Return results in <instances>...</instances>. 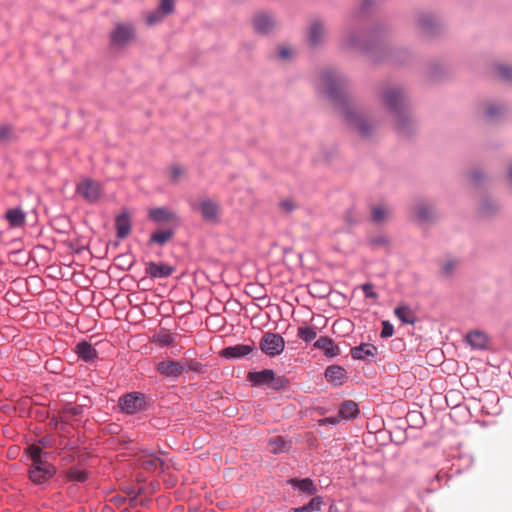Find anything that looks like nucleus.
Wrapping results in <instances>:
<instances>
[{"mask_svg":"<svg viewBox=\"0 0 512 512\" xmlns=\"http://www.w3.org/2000/svg\"><path fill=\"white\" fill-rule=\"evenodd\" d=\"M348 84L347 77L335 70H326L320 77L322 93L335 103L346 124L360 136H369L375 125L348 95Z\"/></svg>","mask_w":512,"mask_h":512,"instance_id":"1","label":"nucleus"},{"mask_svg":"<svg viewBox=\"0 0 512 512\" xmlns=\"http://www.w3.org/2000/svg\"><path fill=\"white\" fill-rule=\"evenodd\" d=\"M382 100L395 118V127L399 133L406 134L410 117L406 112L405 94L400 88H388L382 94Z\"/></svg>","mask_w":512,"mask_h":512,"instance_id":"2","label":"nucleus"},{"mask_svg":"<svg viewBox=\"0 0 512 512\" xmlns=\"http://www.w3.org/2000/svg\"><path fill=\"white\" fill-rule=\"evenodd\" d=\"M26 453L32 461L29 475L34 483L41 484L54 474V467L47 460L49 453L43 451L40 446L30 445Z\"/></svg>","mask_w":512,"mask_h":512,"instance_id":"3","label":"nucleus"},{"mask_svg":"<svg viewBox=\"0 0 512 512\" xmlns=\"http://www.w3.org/2000/svg\"><path fill=\"white\" fill-rule=\"evenodd\" d=\"M136 38V28L132 23H116L110 32V45L114 49H124Z\"/></svg>","mask_w":512,"mask_h":512,"instance_id":"4","label":"nucleus"},{"mask_svg":"<svg viewBox=\"0 0 512 512\" xmlns=\"http://www.w3.org/2000/svg\"><path fill=\"white\" fill-rule=\"evenodd\" d=\"M247 379L256 386L267 385L272 389H280L284 387L288 381L284 377L276 376L271 369L262 371L249 372Z\"/></svg>","mask_w":512,"mask_h":512,"instance_id":"5","label":"nucleus"},{"mask_svg":"<svg viewBox=\"0 0 512 512\" xmlns=\"http://www.w3.org/2000/svg\"><path fill=\"white\" fill-rule=\"evenodd\" d=\"M259 348L267 356L275 357L284 351L285 340L277 333L266 332L260 339Z\"/></svg>","mask_w":512,"mask_h":512,"instance_id":"6","label":"nucleus"},{"mask_svg":"<svg viewBox=\"0 0 512 512\" xmlns=\"http://www.w3.org/2000/svg\"><path fill=\"white\" fill-rule=\"evenodd\" d=\"M77 193L89 203H96L103 195L101 183L91 178H84L76 188Z\"/></svg>","mask_w":512,"mask_h":512,"instance_id":"7","label":"nucleus"},{"mask_svg":"<svg viewBox=\"0 0 512 512\" xmlns=\"http://www.w3.org/2000/svg\"><path fill=\"white\" fill-rule=\"evenodd\" d=\"M192 207L200 212L202 219L206 222H218L222 213L220 204L210 198L202 199Z\"/></svg>","mask_w":512,"mask_h":512,"instance_id":"8","label":"nucleus"},{"mask_svg":"<svg viewBox=\"0 0 512 512\" xmlns=\"http://www.w3.org/2000/svg\"><path fill=\"white\" fill-rule=\"evenodd\" d=\"M119 404L123 411L133 414L144 408L145 400L141 394H127L120 398Z\"/></svg>","mask_w":512,"mask_h":512,"instance_id":"9","label":"nucleus"},{"mask_svg":"<svg viewBox=\"0 0 512 512\" xmlns=\"http://www.w3.org/2000/svg\"><path fill=\"white\" fill-rule=\"evenodd\" d=\"M157 371L166 377L177 378L184 372V364L174 360L161 361L157 364Z\"/></svg>","mask_w":512,"mask_h":512,"instance_id":"10","label":"nucleus"},{"mask_svg":"<svg viewBox=\"0 0 512 512\" xmlns=\"http://www.w3.org/2000/svg\"><path fill=\"white\" fill-rule=\"evenodd\" d=\"M174 267L157 262H148L146 264L145 272L152 278H167L174 272Z\"/></svg>","mask_w":512,"mask_h":512,"instance_id":"11","label":"nucleus"},{"mask_svg":"<svg viewBox=\"0 0 512 512\" xmlns=\"http://www.w3.org/2000/svg\"><path fill=\"white\" fill-rule=\"evenodd\" d=\"M115 228L118 238L124 239L131 232V217L129 213L124 210L115 219Z\"/></svg>","mask_w":512,"mask_h":512,"instance_id":"12","label":"nucleus"},{"mask_svg":"<svg viewBox=\"0 0 512 512\" xmlns=\"http://www.w3.org/2000/svg\"><path fill=\"white\" fill-rule=\"evenodd\" d=\"M325 378L333 386H340L346 378V370L338 365L328 366L325 370Z\"/></svg>","mask_w":512,"mask_h":512,"instance_id":"13","label":"nucleus"},{"mask_svg":"<svg viewBox=\"0 0 512 512\" xmlns=\"http://www.w3.org/2000/svg\"><path fill=\"white\" fill-rule=\"evenodd\" d=\"M74 351L85 362L94 361L98 357L96 349L87 341L79 342L75 346Z\"/></svg>","mask_w":512,"mask_h":512,"instance_id":"14","label":"nucleus"},{"mask_svg":"<svg viewBox=\"0 0 512 512\" xmlns=\"http://www.w3.org/2000/svg\"><path fill=\"white\" fill-rule=\"evenodd\" d=\"M254 29L260 34H266L275 27V21L268 14H259L253 20Z\"/></svg>","mask_w":512,"mask_h":512,"instance_id":"15","label":"nucleus"},{"mask_svg":"<svg viewBox=\"0 0 512 512\" xmlns=\"http://www.w3.org/2000/svg\"><path fill=\"white\" fill-rule=\"evenodd\" d=\"M253 351V346L237 344L222 350L221 355L226 358H242Z\"/></svg>","mask_w":512,"mask_h":512,"instance_id":"16","label":"nucleus"},{"mask_svg":"<svg viewBox=\"0 0 512 512\" xmlns=\"http://www.w3.org/2000/svg\"><path fill=\"white\" fill-rule=\"evenodd\" d=\"M325 36L324 25L320 21L311 23L308 33V41L311 46H316L322 42Z\"/></svg>","mask_w":512,"mask_h":512,"instance_id":"17","label":"nucleus"},{"mask_svg":"<svg viewBox=\"0 0 512 512\" xmlns=\"http://www.w3.org/2000/svg\"><path fill=\"white\" fill-rule=\"evenodd\" d=\"M314 346L320 350H323L325 355L328 357H335L339 354V347L329 337H320L314 343Z\"/></svg>","mask_w":512,"mask_h":512,"instance_id":"18","label":"nucleus"},{"mask_svg":"<svg viewBox=\"0 0 512 512\" xmlns=\"http://www.w3.org/2000/svg\"><path fill=\"white\" fill-rule=\"evenodd\" d=\"M342 46L351 49H365L358 32L347 31L342 36Z\"/></svg>","mask_w":512,"mask_h":512,"instance_id":"19","label":"nucleus"},{"mask_svg":"<svg viewBox=\"0 0 512 512\" xmlns=\"http://www.w3.org/2000/svg\"><path fill=\"white\" fill-rule=\"evenodd\" d=\"M376 352V347L372 344H362L360 346L353 347L351 349V356L354 359L365 360L369 357H374Z\"/></svg>","mask_w":512,"mask_h":512,"instance_id":"20","label":"nucleus"},{"mask_svg":"<svg viewBox=\"0 0 512 512\" xmlns=\"http://www.w3.org/2000/svg\"><path fill=\"white\" fill-rule=\"evenodd\" d=\"M467 342L476 349H483L487 346L488 337L485 333L475 330L466 335Z\"/></svg>","mask_w":512,"mask_h":512,"instance_id":"21","label":"nucleus"},{"mask_svg":"<svg viewBox=\"0 0 512 512\" xmlns=\"http://www.w3.org/2000/svg\"><path fill=\"white\" fill-rule=\"evenodd\" d=\"M358 413V404L352 400L344 401L339 409V415L344 419L355 418Z\"/></svg>","mask_w":512,"mask_h":512,"instance_id":"22","label":"nucleus"},{"mask_svg":"<svg viewBox=\"0 0 512 512\" xmlns=\"http://www.w3.org/2000/svg\"><path fill=\"white\" fill-rule=\"evenodd\" d=\"M270 452L274 454L282 453L289 448V442L282 436H275L268 442Z\"/></svg>","mask_w":512,"mask_h":512,"instance_id":"23","label":"nucleus"},{"mask_svg":"<svg viewBox=\"0 0 512 512\" xmlns=\"http://www.w3.org/2000/svg\"><path fill=\"white\" fill-rule=\"evenodd\" d=\"M6 219L11 226L19 227L25 223V213L18 208L10 209L6 212Z\"/></svg>","mask_w":512,"mask_h":512,"instance_id":"24","label":"nucleus"},{"mask_svg":"<svg viewBox=\"0 0 512 512\" xmlns=\"http://www.w3.org/2000/svg\"><path fill=\"white\" fill-rule=\"evenodd\" d=\"M394 313L404 324H413L415 322V315L407 306H399L395 308Z\"/></svg>","mask_w":512,"mask_h":512,"instance_id":"25","label":"nucleus"},{"mask_svg":"<svg viewBox=\"0 0 512 512\" xmlns=\"http://www.w3.org/2000/svg\"><path fill=\"white\" fill-rule=\"evenodd\" d=\"M173 237V231L170 229L159 230L154 232L150 237V242L156 243L160 246L165 245Z\"/></svg>","mask_w":512,"mask_h":512,"instance_id":"26","label":"nucleus"},{"mask_svg":"<svg viewBox=\"0 0 512 512\" xmlns=\"http://www.w3.org/2000/svg\"><path fill=\"white\" fill-rule=\"evenodd\" d=\"M389 213L390 210L384 205H375L371 208V218L376 223L384 221Z\"/></svg>","mask_w":512,"mask_h":512,"instance_id":"27","label":"nucleus"},{"mask_svg":"<svg viewBox=\"0 0 512 512\" xmlns=\"http://www.w3.org/2000/svg\"><path fill=\"white\" fill-rule=\"evenodd\" d=\"M297 336L305 342H310L316 338L317 330L314 326H301L297 330Z\"/></svg>","mask_w":512,"mask_h":512,"instance_id":"28","label":"nucleus"},{"mask_svg":"<svg viewBox=\"0 0 512 512\" xmlns=\"http://www.w3.org/2000/svg\"><path fill=\"white\" fill-rule=\"evenodd\" d=\"M83 412L84 408L82 405H72L71 402L66 401V420L69 416L77 422L82 418Z\"/></svg>","mask_w":512,"mask_h":512,"instance_id":"29","label":"nucleus"},{"mask_svg":"<svg viewBox=\"0 0 512 512\" xmlns=\"http://www.w3.org/2000/svg\"><path fill=\"white\" fill-rule=\"evenodd\" d=\"M149 217L156 222L169 221L171 214L165 208H154L149 211Z\"/></svg>","mask_w":512,"mask_h":512,"instance_id":"30","label":"nucleus"},{"mask_svg":"<svg viewBox=\"0 0 512 512\" xmlns=\"http://www.w3.org/2000/svg\"><path fill=\"white\" fill-rule=\"evenodd\" d=\"M87 479V473L84 470L71 467L66 471V481L83 482Z\"/></svg>","mask_w":512,"mask_h":512,"instance_id":"31","label":"nucleus"},{"mask_svg":"<svg viewBox=\"0 0 512 512\" xmlns=\"http://www.w3.org/2000/svg\"><path fill=\"white\" fill-rule=\"evenodd\" d=\"M416 215L419 220L421 221H428L431 219L433 210L432 208L427 204H419L415 208Z\"/></svg>","mask_w":512,"mask_h":512,"instance_id":"32","label":"nucleus"},{"mask_svg":"<svg viewBox=\"0 0 512 512\" xmlns=\"http://www.w3.org/2000/svg\"><path fill=\"white\" fill-rule=\"evenodd\" d=\"M15 131L11 125H0V141L1 142H10L15 139Z\"/></svg>","mask_w":512,"mask_h":512,"instance_id":"33","label":"nucleus"},{"mask_svg":"<svg viewBox=\"0 0 512 512\" xmlns=\"http://www.w3.org/2000/svg\"><path fill=\"white\" fill-rule=\"evenodd\" d=\"M164 13L158 8L152 12H149L146 16V23L149 26H154L160 23L164 19Z\"/></svg>","mask_w":512,"mask_h":512,"instance_id":"34","label":"nucleus"},{"mask_svg":"<svg viewBox=\"0 0 512 512\" xmlns=\"http://www.w3.org/2000/svg\"><path fill=\"white\" fill-rule=\"evenodd\" d=\"M322 499L320 497L312 498L306 505L302 506L305 512H314L321 509Z\"/></svg>","mask_w":512,"mask_h":512,"instance_id":"35","label":"nucleus"},{"mask_svg":"<svg viewBox=\"0 0 512 512\" xmlns=\"http://www.w3.org/2000/svg\"><path fill=\"white\" fill-rule=\"evenodd\" d=\"M499 76L504 80H512V67L508 65H498L496 67Z\"/></svg>","mask_w":512,"mask_h":512,"instance_id":"36","label":"nucleus"},{"mask_svg":"<svg viewBox=\"0 0 512 512\" xmlns=\"http://www.w3.org/2000/svg\"><path fill=\"white\" fill-rule=\"evenodd\" d=\"M182 364H184V371L185 370H191L195 372H199L201 370V363L195 360H188L183 359L180 361Z\"/></svg>","mask_w":512,"mask_h":512,"instance_id":"37","label":"nucleus"},{"mask_svg":"<svg viewBox=\"0 0 512 512\" xmlns=\"http://www.w3.org/2000/svg\"><path fill=\"white\" fill-rule=\"evenodd\" d=\"M159 9L165 16L171 14L174 11V0H161Z\"/></svg>","mask_w":512,"mask_h":512,"instance_id":"38","label":"nucleus"},{"mask_svg":"<svg viewBox=\"0 0 512 512\" xmlns=\"http://www.w3.org/2000/svg\"><path fill=\"white\" fill-rule=\"evenodd\" d=\"M298 488L301 491L312 493L314 490V485H313L312 480H310L309 478H306V479H303L298 482Z\"/></svg>","mask_w":512,"mask_h":512,"instance_id":"39","label":"nucleus"},{"mask_svg":"<svg viewBox=\"0 0 512 512\" xmlns=\"http://www.w3.org/2000/svg\"><path fill=\"white\" fill-rule=\"evenodd\" d=\"M457 267V261L456 260H447L443 266H442V272L449 276L453 273L455 268Z\"/></svg>","mask_w":512,"mask_h":512,"instance_id":"40","label":"nucleus"},{"mask_svg":"<svg viewBox=\"0 0 512 512\" xmlns=\"http://www.w3.org/2000/svg\"><path fill=\"white\" fill-rule=\"evenodd\" d=\"M170 177L173 181H177L185 174V169L180 166H172L169 170Z\"/></svg>","mask_w":512,"mask_h":512,"instance_id":"41","label":"nucleus"},{"mask_svg":"<svg viewBox=\"0 0 512 512\" xmlns=\"http://www.w3.org/2000/svg\"><path fill=\"white\" fill-rule=\"evenodd\" d=\"M382 331H381V337L388 338L391 337L394 333V328L392 324H390L388 321H383L382 323Z\"/></svg>","mask_w":512,"mask_h":512,"instance_id":"42","label":"nucleus"},{"mask_svg":"<svg viewBox=\"0 0 512 512\" xmlns=\"http://www.w3.org/2000/svg\"><path fill=\"white\" fill-rule=\"evenodd\" d=\"M362 290L367 298H378V294L373 290V285L371 283H365L362 285Z\"/></svg>","mask_w":512,"mask_h":512,"instance_id":"43","label":"nucleus"},{"mask_svg":"<svg viewBox=\"0 0 512 512\" xmlns=\"http://www.w3.org/2000/svg\"><path fill=\"white\" fill-rule=\"evenodd\" d=\"M161 460L158 459V458H154V459H150V460H146L143 462V466L146 468V469H155L157 468V466L159 464H161Z\"/></svg>","mask_w":512,"mask_h":512,"instance_id":"44","label":"nucleus"},{"mask_svg":"<svg viewBox=\"0 0 512 512\" xmlns=\"http://www.w3.org/2000/svg\"><path fill=\"white\" fill-rule=\"evenodd\" d=\"M158 341L162 345H170L173 341V338L170 334H163L158 337Z\"/></svg>","mask_w":512,"mask_h":512,"instance_id":"45","label":"nucleus"},{"mask_svg":"<svg viewBox=\"0 0 512 512\" xmlns=\"http://www.w3.org/2000/svg\"><path fill=\"white\" fill-rule=\"evenodd\" d=\"M279 57L282 59H287L291 55V50L286 47H282L278 50Z\"/></svg>","mask_w":512,"mask_h":512,"instance_id":"46","label":"nucleus"},{"mask_svg":"<svg viewBox=\"0 0 512 512\" xmlns=\"http://www.w3.org/2000/svg\"><path fill=\"white\" fill-rule=\"evenodd\" d=\"M500 110V108L498 107H494V106H491L487 109L486 111V115L490 118L496 116V114L498 113V111Z\"/></svg>","mask_w":512,"mask_h":512,"instance_id":"47","label":"nucleus"},{"mask_svg":"<svg viewBox=\"0 0 512 512\" xmlns=\"http://www.w3.org/2000/svg\"><path fill=\"white\" fill-rule=\"evenodd\" d=\"M325 421L331 424H336L338 422L337 418L335 417L326 418Z\"/></svg>","mask_w":512,"mask_h":512,"instance_id":"48","label":"nucleus"},{"mask_svg":"<svg viewBox=\"0 0 512 512\" xmlns=\"http://www.w3.org/2000/svg\"><path fill=\"white\" fill-rule=\"evenodd\" d=\"M429 23H430V20H429V19H424V20L422 21V26H423V28H424V29H427V28H428Z\"/></svg>","mask_w":512,"mask_h":512,"instance_id":"49","label":"nucleus"},{"mask_svg":"<svg viewBox=\"0 0 512 512\" xmlns=\"http://www.w3.org/2000/svg\"><path fill=\"white\" fill-rule=\"evenodd\" d=\"M282 205L285 206L287 209H291L292 208L291 205L289 203H287V202H284Z\"/></svg>","mask_w":512,"mask_h":512,"instance_id":"50","label":"nucleus"},{"mask_svg":"<svg viewBox=\"0 0 512 512\" xmlns=\"http://www.w3.org/2000/svg\"><path fill=\"white\" fill-rule=\"evenodd\" d=\"M293 512H305L304 510H302V508H294L293 509Z\"/></svg>","mask_w":512,"mask_h":512,"instance_id":"51","label":"nucleus"},{"mask_svg":"<svg viewBox=\"0 0 512 512\" xmlns=\"http://www.w3.org/2000/svg\"><path fill=\"white\" fill-rule=\"evenodd\" d=\"M509 177L512 180V166L509 168Z\"/></svg>","mask_w":512,"mask_h":512,"instance_id":"52","label":"nucleus"},{"mask_svg":"<svg viewBox=\"0 0 512 512\" xmlns=\"http://www.w3.org/2000/svg\"><path fill=\"white\" fill-rule=\"evenodd\" d=\"M358 221V216L356 215L353 219V222H357Z\"/></svg>","mask_w":512,"mask_h":512,"instance_id":"53","label":"nucleus"}]
</instances>
